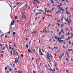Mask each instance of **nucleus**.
I'll list each match as a JSON object with an SVG mask.
<instances>
[{"label":"nucleus","instance_id":"1","mask_svg":"<svg viewBox=\"0 0 73 73\" xmlns=\"http://www.w3.org/2000/svg\"><path fill=\"white\" fill-rule=\"evenodd\" d=\"M61 37H58V41L59 42V43H61Z\"/></svg>","mask_w":73,"mask_h":73},{"label":"nucleus","instance_id":"2","mask_svg":"<svg viewBox=\"0 0 73 73\" xmlns=\"http://www.w3.org/2000/svg\"><path fill=\"white\" fill-rule=\"evenodd\" d=\"M39 54L40 56H42L43 55V54L42 53V52H41V50L40 49L39 50Z\"/></svg>","mask_w":73,"mask_h":73},{"label":"nucleus","instance_id":"3","mask_svg":"<svg viewBox=\"0 0 73 73\" xmlns=\"http://www.w3.org/2000/svg\"><path fill=\"white\" fill-rule=\"evenodd\" d=\"M20 58V56H19L18 57V58L17 59V60H15V63H17L18 62V60H19V58Z\"/></svg>","mask_w":73,"mask_h":73},{"label":"nucleus","instance_id":"4","mask_svg":"<svg viewBox=\"0 0 73 73\" xmlns=\"http://www.w3.org/2000/svg\"><path fill=\"white\" fill-rule=\"evenodd\" d=\"M14 23H15V21H14V20H13V22H11V23L10 24V26H11V25H14Z\"/></svg>","mask_w":73,"mask_h":73},{"label":"nucleus","instance_id":"5","mask_svg":"<svg viewBox=\"0 0 73 73\" xmlns=\"http://www.w3.org/2000/svg\"><path fill=\"white\" fill-rule=\"evenodd\" d=\"M60 12H61V11L60 10L58 11H57L56 13H55V15H57V13H60Z\"/></svg>","mask_w":73,"mask_h":73},{"label":"nucleus","instance_id":"6","mask_svg":"<svg viewBox=\"0 0 73 73\" xmlns=\"http://www.w3.org/2000/svg\"><path fill=\"white\" fill-rule=\"evenodd\" d=\"M66 14H67V15H70V13H69V12H68V10H66Z\"/></svg>","mask_w":73,"mask_h":73},{"label":"nucleus","instance_id":"7","mask_svg":"<svg viewBox=\"0 0 73 73\" xmlns=\"http://www.w3.org/2000/svg\"><path fill=\"white\" fill-rule=\"evenodd\" d=\"M50 58V56L49 55H47V59H48V60H50V59H49Z\"/></svg>","mask_w":73,"mask_h":73},{"label":"nucleus","instance_id":"8","mask_svg":"<svg viewBox=\"0 0 73 73\" xmlns=\"http://www.w3.org/2000/svg\"><path fill=\"white\" fill-rule=\"evenodd\" d=\"M52 70H53L52 71V73H54V71H55V69L54 68L53 69H52Z\"/></svg>","mask_w":73,"mask_h":73},{"label":"nucleus","instance_id":"9","mask_svg":"<svg viewBox=\"0 0 73 73\" xmlns=\"http://www.w3.org/2000/svg\"><path fill=\"white\" fill-rule=\"evenodd\" d=\"M28 52H30V53H32V51H31V50L29 49L28 50Z\"/></svg>","mask_w":73,"mask_h":73},{"label":"nucleus","instance_id":"10","mask_svg":"<svg viewBox=\"0 0 73 73\" xmlns=\"http://www.w3.org/2000/svg\"><path fill=\"white\" fill-rule=\"evenodd\" d=\"M62 55H61L59 57V58L60 59L61 58H62Z\"/></svg>","mask_w":73,"mask_h":73},{"label":"nucleus","instance_id":"11","mask_svg":"<svg viewBox=\"0 0 73 73\" xmlns=\"http://www.w3.org/2000/svg\"><path fill=\"white\" fill-rule=\"evenodd\" d=\"M18 73H23V72L22 71H21L20 70H19L18 71Z\"/></svg>","mask_w":73,"mask_h":73},{"label":"nucleus","instance_id":"12","mask_svg":"<svg viewBox=\"0 0 73 73\" xmlns=\"http://www.w3.org/2000/svg\"><path fill=\"white\" fill-rule=\"evenodd\" d=\"M54 37L55 39H56V40H57V38H58V37H57V36H54Z\"/></svg>","mask_w":73,"mask_h":73},{"label":"nucleus","instance_id":"13","mask_svg":"<svg viewBox=\"0 0 73 73\" xmlns=\"http://www.w3.org/2000/svg\"><path fill=\"white\" fill-rule=\"evenodd\" d=\"M38 11H39V12H43L42 10H38Z\"/></svg>","mask_w":73,"mask_h":73},{"label":"nucleus","instance_id":"14","mask_svg":"<svg viewBox=\"0 0 73 73\" xmlns=\"http://www.w3.org/2000/svg\"><path fill=\"white\" fill-rule=\"evenodd\" d=\"M67 22L69 25H70V23H69V21L68 20V19H67Z\"/></svg>","mask_w":73,"mask_h":73},{"label":"nucleus","instance_id":"15","mask_svg":"<svg viewBox=\"0 0 73 73\" xmlns=\"http://www.w3.org/2000/svg\"><path fill=\"white\" fill-rule=\"evenodd\" d=\"M21 56L22 57H24V55H23V54H21Z\"/></svg>","mask_w":73,"mask_h":73},{"label":"nucleus","instance_id":"16","mask_svg":"<svg viewBox=\"0 0 73 73\" xmlns=\"http://www.w3.org/2000/svg\"><path fill=\"white\" fill-rule=\"evenodd\" d=\"M13 35H15V34H16V33H15V32H14L13 33Z\"/></svg>","mask_w":73,"mask_h":73},{"label":"nucleus","instance_id":"17","mask_svg":"<svg viewBox=\"0 0 73 73\" xmlns=\"http://www.w3.org/2000/svg\"><path fill=\"white\" fill-rule=\"evenodd\" d=\"M11 54V55H12V51H11L10 52Z\"/></svg>","mask_w":73,"mask_h":73},{"label":"nucleus","instance_id":"18","mask_svg":"<svg viewBox=\"0 0 73 73\" xmlns=\"http://www.w3.org/2000/svg\"><path fill=\"white\" fill-rule=\"evenodd\" d=\"M73 29V27L71 28V32H73V31L72 30V29Z\"/></svg>","mask_w":73,"mask_h":73},{"label":"nucleus","instance_id":"19","mask_svg":"<svg viewBox=\"0 0 73 73\" xmlns=\"http://www.w3.org/2000/svg\"><path fill=\"white\" fill-rule=\"evenodd\" d=\"M15 19H17V16L15 17Z\"/></svg>","mask_w":73,"mask_h":73},{"label":"nucleus","instance_id":"20","mask_svg":"<svg viewBox=\"0 0 73 73\" xmlns=\"http://www.w3.org/2000/svg\"><path fill=\"white\" fill-rule=\"evenodd\" d=\"M57 7L59 8V7H60V5H57Z\"/></svg>","mask_w":73,"mask_h":73},{"label":"nucleus","instance_id":"21","mask_svg":"<svg viewBox=\"0 0 73 73\" xmlns=\"http://www.w3.org/2000/svg\"><path fill=\"white\" fill-rule=\"evenodd\" d=\"M7 67H5V70H7Z\"/></svg>","mask_w":73,"mask_h":73},{"label":"nucleus","instance_id":"22","mask_svg":"<svg viewBox=\"0 0 73 73\" xmlns=\"http://www.w3.org/2000/svg\"><path fill=\"white\" fill-rule=\"evenodd\" d=\"M50 56H51L52 58V59L53 58V56H52V55L51 54H50Z\"/></svg>","mask_w":73,"mask_h":73},{"label":"nucleus","instance_id":"23","mask_svg":"<svg viewBox=\"0 0 73 73\" xmlns=\"http://www.w3.org/2000/svg\"><path fill=\"white\" fill-rule=\"evenodd\" d=\"M7 33H9V34H10L11 33V31H9V32H8Z\"/></svg>","mask_w":73,"mask_h":73},{"label":"nucleus","instance_id":"24","mask_svg":"<svg viewBox=\"0 0 73 73\" xmlns=\"http://www.w3.org/2000/svg\"><path fill=\"white\" fill-rule=\"evenodd\" d=\"M44 15H46V12H44Z\"/></svg>","mask_w":73,"mask_h":73},{"label":"nucleus","instance_id":"25","mask_svg":"<svg viewBox=\"0 0 73 73\" xmlns=\"http://www.w3.org/2000/svg\"><path fill=\"white\" fill-rule=\"evenodd\" d=\"M69 21L70 23H71V22H72V20H70V19H69Z\"/></svg>","mask_w":73,"mask_h":73},{"label":"nucleus","instance_id":"26","mask_svg":"<svg viewBox=\"0 0 73 73\" xmlns=\"http://www.w3.org/2000/svg\"><path fill=\"white\" fill-rule=\"evenodd\" d=\"M60 7H61V5H62V3H60Z\"/></svg>","mask_w":73,"mask_h":73},{"label":"nucleus","instance_id":"27","mask_svg":"<svg viewBox=\"0 0 73 73\" xmlns=\"http://www.w3.org/2000/svg\"><path fill=\"white\" fill-rule=\"evenodd\" d=\"M20 4V3H18V2L17 3V5H18Z\"/></svg>","mask_w":73,"mask_h":73},{"label":"nucleus","instance_id":"28","mask_svg":"<svg viewBox=\"0 0 73 73\" xmlns=\"http://www.w3.org/2000/svg\"><path fill=\"white\" fill-rule=\"evenodd\" d=\"M54 9H55V8H54L52 9V11H53V10H54Z\"/></svg>","mask_w":73,"mask_h":73},{"label":"nucleus","instance_id":"29","mask_svg":"<svg viewBox=\"0 0 73 73\" xmlns=\"http://www.w3.org/2000/svg\"><path fill=\"white\" fill-rule=\"evenodd\" d=\"M62 47L63 48H64V49H65V46H63Z\"/></svg>","mask_w":73,"mask_h":73},{"label":"nucleus","instance_id":"30","mask_svg":"<svg viewBox=\"0 0 73 73\" xmlns=\"http://www.w3.org/2000/svg\"><path fill=\"white\" fill-rule=\"evenodd\" d=\"M38 0H34V2H35V1H38Z\"/></svg>","mask_w":73,"mask_h":73},{"label":"nucleus","instance_id":"31","mask_svg":"<svg viewBox=\"0 0 73 73\" xmlns=\"http://www.w3.org/2000/svg\"><path fill=\"white\" fill-rule=\"evenodd\" d=\"M11 29H12V27H10V28H9V30H11Z\"/></svg>","mask_w":73,"mask_h":73},{"label":"nucleus","instance_id":"32","mask_svg":"<svg viewBox=\"0 0 73 73\" xmlns=\"http://www.w3.org/2000/svg\"><path fill=\"white\" fill-rule=\"evenodd\" d=\"M66 71L67 73H68V72H69V70H66Z\"/></svg>","mask_w":73,"mask_h":73},{"label":"nucleus","instance_id":"33","mask_svg":"<svg viewBox=\"0 0 73 73\" xmlns=\"http://www.w3.org/2000/svg\"><path fill=\"white\" fill-rule=\"evenodd\" d=\"M50 25H51V24H50L49 25H48V27H50Z\"/></svg>","mask_w":73,"mask_h":73},{"label":"nucleus","instance_id":"34","mask_svg":"<svg viewBox=\"0 0 73 73\" xmlns=\"http://www.w3.org/2000/svg\"><path fill=\"white\" fill-rule=\"evenodd\" d=\"M49 10H48L47 11H46V10L45 11V12H49Z\"/></svg>","mask_w":73,"mask_h":73},{"label":"nucleus","instance_id":"35","mask_svg":"<svg viewBox=\"0 0 73 73\" xmlns=\"http://www.w3.org/2000/svg\"><path fill=\"white\" fill-rule=\"evenodd\" d=\"M23 16L24 17V19H25L26 18V17L25 16V15H23Z\"/></svg>","mask_w":73,"mask_h":73},{"label":"nucleus","instance_id":"36","mask_svg":"<svg viewBox=\"0 0 73 73\" xmlns=\"http://www.w3.org/2000/svg\"><path fill=\"white\" fill-rule=\"evenodd\" d=\"M57 25H58V26L60 25L58 23H57Z\"/></svg>","mask_w":73,"mask_h":73},{"label":"nucleus","instance_id":"37","mask_svg":"<svg viewBox=\"0 0 73 73\" xmlns=\"http://www.w3.org/2000/svg\"><path fill=\"white\" fill-rule=\"evenodd\" d=\"M15 49V48L14 47H13L12 48V50H13Z\"/></svg>","mask_w":73,"mask_h":73},{"label":"nucleus","instance_id":"38","mask_svg":"<svg viewBox=\"0 0 73 73\" xmlns=\"http://www.w3.org/2000/svg\"><path fill=\"white\" fill-rule=\"evenodd\" d=\"M65 10H66V11H67V9H68V8H65Z\"/></svg>","mask_w":73,"mask_h":73},{"label":"nucleus","instance_id":"39","mask_svg":"<svg viewBox=\"0 0 73 73\" xmlns=\"http://www.w3.org/2000/svg\"><path fill=\"white\" fill-rule=\"evenodd\" d=\"M60 9H61V10H62V8L61 7H60Z\"/></svg>","mask_w":73,"mask_h":73},{"label":"nucleus","instance_id":"40","mask_svg":"<svg viewBox=\"0 0 73 73\" xmlns=\"http://www.w3.org/2000/svg\"><path fill=\"white\" fill-rule=\"evenodd\" d=\"M33 33H36V31H35L33 32Z\"/></svg>","mask_w":73,"mask_h":73},{"label":"nucleus","instance_id":"41","mask_svg":"<svg viewBox=\"0 0 73 73\" xmlns=\"http://www.w3.org/2000/svg\"><path fill=\"white\" fill-rule=\"evenodd\" d=\"M66 2L68 3H69V2L68 1V0H66Z\"/></svg>","mask_w":73,"mask_h":73},{"label":"nucleus","instance_id":"42","mask_svg":"<svg viewBox=\"0 0 73 73\" xmlns=\"http://www.w3.org/2000/svg\"><path fill=\"white\" fill-rule=\"evenodd\" d=\"M38 13V14H41L42 13H41V12H40V13Z\"/></svg>","mask_w":73,"mask_h":73},{"label":"nucleus","instance_id":"43","mask_svg":"<svg viewBox=\"0 0 73 73\" xmlns=\"http://www.w3.org/2000/svg\"><path fill=\"white\" fill-rule=\"evenodd\" d=\"M51 3H52V4H54V2H53V1H51Z\"/></svg>","mask_w":73,"mask_h":73},{"label":"nucleus","instance_id":"44","mask_svg":"<svg viewBox=\"0 0 73 73\" xmlns=\"http://www.w3.org/2000/svg\"><path fill=\"white\" fill-rule=\"evenodd\" d=\"M38 13H36V15L37 16V15H38Z\"/></svg>","mask_w":73,"mask_h":73},{"label":"nucleus","instance_id":"45","mask_svg":"<svg viewBox=\"0 0 73 73\" xmlns=\"http://www.w3.org/2000/svg\"><path fill=\"white\" fill-rule=\"evenodd\" d=\"M13 67H15V64H13Z\"/></svg>","mask_w":73,"mask_h":73},{"label":"nucleus","instance_id":"46","mask_svg":"<svg viewBox=\"0 0 73 73\" xmlns=\"http://www.w3.org/2000/svg\"><path fill=\"white\" fill-rule=\"evenodd\" d=\"M48 16L49 17L50 16H52V15H48Z\"/></svg>","mask_w":73,"mask_h":73},{"label":"nucleus","instance_id":"47","mask_svg":"<svg viewBox=\"0 0 73 73\" xmlns=\"http://www.w3.org/2000/svg\"><path fill=\"white\" fill-rule=\"evenodd\" d=\"M27 4H26L25 5V7H27Z\"/></svg>","mask_w":73,"mask_h":73},{"label":"nucleus","instance_id":"48","mask_svg":"<svg viewBox=\"0 0 73 73\" xmlns=\"http://www.w3.org/2000/svg\"><path fill=\"white\" fill-rule=\"evenodd\" d=\"M45 19V17H44L43 18H42V20H44V19Z\"/></svg>","mask_w":73,"mask_h":73},{"label":"nucleus","instance_id":"49","mask_svg":"<svg viewBox=\"0 0 73 73\" xmlns=\"http://www.w3.org/2000/svg\"><path fill=\"white\" fill-rule=\"evenodd\" d=\"M52 70H53V69H52V68H51L50 72H52Z\"/></svg>","mask_w":73,"mask_h":73},{"label":"nucleus","instance_id":"50","mask_svg":"<svg viewBox=\"0 0 73 73\" xmlns=\"http://www.w3.org/2000/svg\"><path fill=\"white\" fill-rule=\"evenodd\" d=\"M5 38H7V35H5Z\"/></svg>","mask_w":73,"mask_h":73},{"label":"nucleus","instance_id":"51","mask_svg":"<svg viewBox=\"0 0 73 73\" xmlns=\"http://www.w3.org/2000/svg\"><path fill=\"white\" fill-rule=\"evenodd\" d=\"M47 5H48V6H49V5H50L49 3H47Z\"/></svg>","mask_w":73,"mask_h":73},{"label":"nucleus","instance_id":"52","mask_svg":"<svg viewBox=\"0 0 73 73\" xmlns=\"http://www.w3.org/2000/svg\"><path fill=\"white\" fill-rule=\"evenodd\" d=\"M68 35H70V34H69V32H68Z\"/></svg>","mask_w":73,"mask_h":73},{"label":"nucleus","instance_id":"53","mask_svg":"<svg viewBox=\"0 0 73 73\" xmlns=\"http://www.w3.org/2000/svg\"><path fill=\"white\" fill-rule=\"evenodd\" d=\"M47 55H49V52L48 51V52H47Z\"/></svg>","mask_w":73,"mask_h":73},{"label":"nucleus","instance_id":"54","mask_svg":"<svg viewBox=\"0 0 73 73\" xmlns=\"http://www.w3.org/2000/svg\"><path fill=\"white\" fill-rule=\"evenodd\" d=\"M68 28H66V31H68Z\"/></svg>","mask_w":73,"mask_h":73},{"label":"nucleus","instance_id":"55","mask_svg":"<svg viewBox=\"0 0 73 73\" xmlns=\"http://www.w3.org/2000/svg\"><path fill=\"white\" fill-rule=\"evenodd\" d=\"M68 58H69V57H70V56H69V55H68Z\"/></svg>","mask_w":73,"mask_h":73},{"label":"nucleus","instance_id":"56","mask_svg":"<svg viewBox=\"0 0 73 73\" xmlns=\"http://www.w3.org/2000/svg\"><path fill=\"white\" fill-rule=\"evenodd\" d=\"M26 46L27 48H28V46L27 45H26Z\"/></svg>","mask_w":73,"mask_h":73},{"label":"nucleus","instance_id":"57","mask_svg":"<svg viewBox=\"0 0 73 73\" xmlns=\"http://www.w3.org/2000/svg\"><path fill=\"white\" fill-rule=\"evenodd\" d=\"M62 11H65L64 9H62Z\"/></svg>","mask_w":73,"mask_h":73},{"label":"nucleus","instance_id":"58","mask_svg":"<svg viewBox=\"0 0 73 73\" xmlns=\"http://www.w3.org/2000/svg\"><path fill=\"white\" fill-rule=\"evenodd\" d=\"M1 53H4V51H2L1 52Z\"/></svg>","mask_w":73,"mask_h":73},{"label":"nucleus","instance_id":"59","mask_svg":"<svg viewBox=\"0 0 73 73\" xmlns=\"http://www.w3.org/2000/svg\"><path fill=\"white\" fill-rule=\"evenodd\" d=\"M9 71H7V72L6 73H9Z\"/></svg>","mask_w":73,"mask_h":73},{"label":"nucleus","instance_id":"60","mask_svg":"<svg viewBox=\"0 0 73 73\" xmlns=\"http://www.w3.org/2000/svg\"><path fill=\"white\" fill-rule=\"evenodd\" d=\"M71 35H72V36H73V33H71Z\"/></svg>","mask_w":73,"mask_h":73},{"label":"nucleus","instance_id":"61","mask_svg":"<svg viewBox=\"0 0 73 73\" xmlns=\"http://www.w3.org/2000/svg\"><path fill=\"white\" fill-rule=\"evenodd\" d=\"M48 48H49V49H50V47L48 46Z\"/></svg>","mask_w":73,"mask_h":73},{"label":"nucleus","instance_id":"62","mask_svg":"<svg viewBox=\"0 0 73 73\" xmlns=\"http://www.w3.org/2000/svg\"><path fill=\"white\" fill-rule=\"evenodd\" d=\"M9 70H10V71L11 72V68H9Z\"/></svg>","mask_w":73,"mask_h":73},{"label":"nucleus","instance_id":"63","mask_svg":"<svg viewBox=\"0 0 73 73\" xmlns=\"http://www.w3.org/2000/svg\"><path fill=\"white\" fill-rule=\"evenodd\" d=\"M57 32H58V29H57V30H56Z\"/></svg>","mask_w":73,"mask_h":73},{"label":"nucleus","instance_id":"64","mask_svg":"<svg viewBox=\"0 0 73 73\" xmlns=\"http://www.w3.org/2000/svg\"><path fill=\"white\" fill-rule=\"evenodd\" d=\"M48 12H49V13H51V11H50Z\"/></svg>","mask_w":73,"mask_h":73}]
</instances>
